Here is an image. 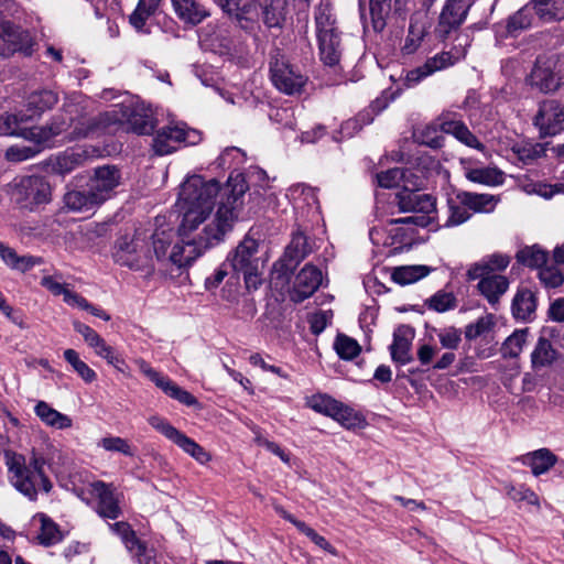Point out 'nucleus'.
Listing matches in <instances>:
<instances>
[{
  "label": "nucleus",
  "mask_w": 564,
  "mask_h": 564,
  "mask_svg": "<svg viewBox=\"0 0 564 564\" xmlns=\"http://www.w3.org/2000/svg\"><path fill=\"white\" fill-rule=\"evenodd\" d=\"M248 184L241 173L230 174L215 214L191 212L182 215L177 232L181 241L172 248L170 259L175 267L189 265L206 250L218 246L231 231L243 206Z\"/></svg>",
  "instance_id": "1"
},
{
  "label": "nucleus",
  "mask_w": 564,
  "mask_h": 564,
  "mask_svg": "<svg viewBox=\"0 0 564 564\" xmlns=\"http://www.w3.org/2000/svg\"><path fill=\"white\" fill-rule=\"evenodd\" d=\"M239 29L256 35L260 30L257 0H215ZM267 28L281 29L286 20L288 0H258Z\"/></svg>",
  "instance_id": "2"
},
{
  "label": "nucleus",
  "mask_w": 564,
  "mask_h": 564,
  "mask_svg": "<svg viewBox=\"0 0 564 564\" xmlns=\"http://www.w3.org/2000/svg\"><path fill=\"white\" fill-rule=\"evenodd\" d=\"M4 458L10 482L20 494L35 501L40 486L45 492L51 491L52 482L44 474L43 457L32 453L26 460L25 456L7 451Z\"/></svg>",
  "instance_id": "3"
},
{
  "label": "nucleus",
  "mask_w": 564,
  "mask_h": 564,
  "mask_svg": "<svg viewBox=\"0 0 564 564\" xmlns=\"http://www.w3.org/2000/svg\"><path fill=\"white\" fill-rule=\"evenodd\" d=\"M315 29L321 61L326 66L337 65L344 46L341 32L338 30L336 17L328 2H322L315 10Z\"/></svg>",
  "instance_id": "4"
},
{
  "label": "nucleus",
  "mask_w": 564,
  "mask_h": 564,
  "mask_svg": "<svg viewBox=\"0 0 564 564\" xmlns=\"http://www.w3.org/2000/svg\"><path fill=\"white\" fill-rule=\"evenodd\" d=\"M226 184L220 187L219 183L215 180H205L200 175H192L181 185L178 194V206L182 215H188L191 212H204V214H212L215 207V198L220 194L223 198V191Z\"/></svg>",
  "instance_id": "5"
},
{
  "label": "nucleus",
  "mask_w": 564,
  "mask_h": 564,
  "mask_svg": "<svg viewBox=\"0 0 564 564\" xmlns=\"http://www.w3.org/2000/svg\"><path fill=\"white\" fill-rule=\"evenodd\" d=\"M58 99V93L53 89H39L31 93L26 99L25 110L0 116V134H20L21 128L51 110Z\"/></svg>",
  "instance_id": "6"
},
{
  "label": "nucleus",
  "mask_w": 564,
  "mask_h": 564,
  "mask_svg": "<svg viewBox=\"0 0 564 564\" xmlns=\"http://www.w3.org/2000/svg\"><path fill=\"white\" fill-rule=\"evenodd\" d=\"M527 84L544 95H553L564 85V66L557 54L536 57Z\"/></svg>",
  "instance_id": "7"
},
{
  "label": "nucleus",
  "mask_w": 564,
  "mask_h": 564,
  "mask_svg": "<svg viewBox=\"0 0 564 564\" xmlns=\"http://www.w3.org/2000/svg\"><path fill=\"white\" fill-rule=\"evenodd\" d=\"M257 253L258 242L252 238H245L227 258L232 271L242 273L248 290H257L262 283Z\"/></svg>",
  "instance_id": "8"
},
{
  "label": "nucleus",
  "mask_w": 564,
  "mask_h": 564,
  "mask_svg": "<svg viewBox=\"0 0 564 564\" xmlns=\"http://www.w3.org/2000/svg\"><path fill=\"white\" fill-rule=\"evenodd\" d=\"M147 239L145 231L139 229L131 237L128 235L119 237L115 243V261L120 265L140 269L144 264V260L151 257Z\"/></svg>",
  "instance_id": "9"
},
{
  "label": "nucleus",
  "mask_w": 564,
  "mask_h": 564,
  "mask_svg": "<svg viewBox=\"0 0 564 564\" xmlns=\"http://www.w3.org/2000/svg\"><path fill=\"white\" fill-rule=\"evenodd\" d=\"M12 198L21 209L32 212L51 200V186L44 177L25 176L14 185Z\"/></svg>",
  "instance_id": "10"
},
{
  "label": "nucleus",
  "mask_w": 564,
  "mask_h": 564,
  "mask_svg": "<svg viewBox=\"0 0 564 564\" xmlns=\"http://www.w3.org/2000/svg\"><path fill=\"white\" fill-rule=\"evenodd\" d=\"M270 75L273 85L286 95L300 93L306 82L300 69L279 51L271 56Z\"/></svg>",
  "instance_id": "11"
},
{
  "label": "nucleus",
  "mask_w": 564,
  "mask_h": 564,
  "mask_svg": "<svg viewBox=\"0 0 564 564\" xmlns=\"http://www.w3.org/2000/svg\"><path fill=\"white\" fill-rule=\"evenodd\" d=\"M421 185L420 178L414 176L409 184L404 185V188L395 194V203L401 212L429 216L435 210V198L430 194L420 193Z\"/></svg>",
  "instance_id": "12"
},
{
  "label": "nucleus",
  "mask_w": 564,
  "mask_h": 564,
  "mask_svg": "<svg viewBox=\"0 0 564 564\" xmlns=\"http://www.w3.org/2000/svg\"><path fill=\"white\" fill-rule=\"evenodd\" d=\"M199 139L196 130L186 129L184 124L165 126L158 130L152 148L155 154L166 155L176 150V144H196Z\"/></svg>",
  "instance_id": "13"
},
{
  "label": "nucleus",
  "mask_w": 564,
  "mask_h": 564,
  "mask_svg": "<svg viewBox=\"0 0 564 564\" xmlns=\"http://www.w3.org/2000/svg\"><path fill=\"white\" fill-rule=\"evenodd\" d=\"M533 126L542 138L561 133L564 130V106L556 99L542 100L533 117Z\"/></svg>",
  "instance_id": "14"
},
{
  "label": "nucleus",
  "mask_w": 564,
  "mask_h": 564,
  "mask_svg": "<svg viewBox=\"0 0 564 564\" xmlns=\"http://www.w3.org/2000/svg\"><path fill=\"white\" fill-rule=\"evenodd\" d=\"M148 422L153 429L181 447L185 453L189 454L198 463L205 464L210 460V455L199 444L175 429L165 419L159 415H152L149 417Z\"/></svg>",
  "instance_id": "15"
},
{
  "label": "nucleus",
  "mask_w": 564,
  "mask_h": 564,
  "mask_svg": "<svg viewBox=\"0 0 564 564\" xmlns=\"http://www.w3.org/2000/svg\"><path fill=\"white\" fill-rule=\"evenodd\" d=\"M33 37L28 30L14 25L10 21L1 22L0 56L9 57L15 52L30 56L33 53Z\"/></svg>",
  "instance_id": "16"
},
{
  "label": "nucleus",
  "mask_w": 564,
  "mask_h": 564,
  "mask_svg": "<svg viewBox=\"0 0 564 564\" xmlns=\"http://www.w3.org/2000/svg\"><path fill=\"white\" fill-rule=\"evenodd\" d=\"M471 4V1L446 0L438 17L436 35L445 40L453 31L458 30L466 20Z\"/></svg>",
  "instance_id": "17"
},
{
  "label": "nucleus",
  "mask_w": 564,
  "mask_h": 564,
  "mask_svg": "<svg viewBox=\"0 0 564 564\" xmlns=\"http://www.w3.org/2000/svg\"><path fill=\"white\" fill-rule=\"evenodd\" d=\"M121 181L120 170L115 165H104L94 170L87 185L102 205L115 193Z\"/></svg>",
  "instance_id": "18"
},
{
  "label": "nucleus",
  "mask_w": 564,
  "mask_h": 564,
  "mask_svg": "<svg viewBox=\"0 0 564 564\" xmlns=\"http://www.w3.org/2000/svg\"><path fill=\"white\" fill-rule=\"evenodd\" d=\"M199 42L204 50L220 56L229 55L234 48V39L225 23H209L199 34Z\"/></svg>",
  "instance_id": "19"
},
{
  "label": "nucleus",
  "mask_w": 564,
  "mask_h": 564,
  "mask_svg": "<svg viewBox=\"0 0 564 564\" xmlns=\"http://www.w3.org/2000/svg\"><path fill=\"white\" fill-rule=\"evenodd\" d=\"M322 281V271L313 264H305L295 276L291 293L292 301L300 303L308 299L318 290Z\"/></svg>",
  "instance_id": "20"
},
{
  "label": "nucleus",
  "mask_w": 564,
  "mask_h": 564,
  "mask_svg": "<svg viewBox=\"0 0 564 564\" xmlns=\"http://www.w3.org/2000/svg\"><path fill=\"white\" fill-rule=\"evenodd\" d=\"M127 130L137 134H151L155 127L152 109L142 104L123 105Z\"/></svg>",
  "instance_id": "21"
},
{
  "label": "nucleus",
  "mask_w": 564,
  "mask_h": 564,
  "mask_svg": "<svg viewBox=\"0 0 564 564\" xmlns=\"http://www.w3.org/2000/svg\"><path fill=\"white\" fill-rule=\"evenodd\" d=\"M311 252L306 236L301 232H294L291 242L285 249L283 258L274 265H280L279 272L289 279L297 264Z\"/></svg>",
  "instance_id": "22"
},
{
  "label": "nucleus",
  "mask_w": 564,
  "mask_h": 564,
  "mask_svg": "<svg viewBox=\"0 0 564 564\" xmlns=\"http://www.w3.org/2000/svg\"><path fill=\"white\" fill-rule=\"evenodd\" d=\"M458 57L453 56L451 52H441L432 57H429L423 65L417 66L406 73V85L409 87L414 86L435 72L454 65Z\"/></svg>",
  "instance_id": "23"
},
{
  "label": "nucleus",
  "mask_w": 564,
  "mask_h": 564,
  "mask_svg": "<svg viewBox=\"0 0 564 564\" xmlns=\"http://www.w3.org/2000/svg\"><path fill=\"white\" fill-rule=\"evenodd\" d=\"M70 124V119L65 118L63 115H57L53 117L50 123L43 127H32L21 128V133L19 135L24 137L25 139L32 140L37 144H46L54 137L59 135L62 132L66 131Z\"/></svg>",
  "instance_id": "24"
},
{
  "label": "nucleus",
  "mask_w": 564,
  "mask_h": 564,
  "mask_svg": "<svg viewBox=\"0 0 564 564\" xmlns=\"http://www.w3.org/2000/svg\"><path fill=\"white\" fill-rule=\"evenodd\" d=\"M408 0H370V20L375 32L383 31L387 20L393 11L395 14L405 12Z\"/></svg>",
  "instance_id": "25"
},
{
  "label": "nucleus",
  "mask_w": 564,
  "mask_h": 564,
  "mask_svg": "<svg viewBox=\"0 0 564 564\" xmlns=\"http://www.w3.org/2000/svg\"><path fill=\"white\" fill-rule=\"evenodd\" d=\"M93 488L98 497L97 513L105 519L115 520L119 518L122 511L112 486L104 481H96L93 484Z\"/></svg>",
  "instance_id": "26"
},
{
  "label": "nucleus",
  "mask_w": 564,
  "mask_h": 564,
  "mask_svg": "<svg viewBox=\"0 0 564 564\" xmlns=\"http://www.w3.org/2000/svg\"><path fill=\"white\" fill-rule=\"evenodd\" d=\"M460 165L465 177L473 183L498 186L505 181L503 172L497 167H474L470 159H460Z\"/></svg>",
  "instance_id": "27"
},
{
  "label": "nucleus",
  "mask_w": 564,
  "mask_h": 564,
  "mask_svg": "<svg viewBox=\"0 0 564 564\" xmlns=\"http://www.w3.org/2000/svg\"><path fill=\"white\" fill-rule=\"evenodd\" d=\"M427 13L423 11L414 12L410 18L408 35L404 40L402 51L404 54H413L421 45L426 35Z\"/></svg>",
  "instance_id": "28"
},
{
  "label": "nucleus",
  "mask_w": 564,
  "mask_h": 564,
  "mask_svg": "<svg viewBox=\"0 0 564 564\" xmlns=\"http://www.w3.org/2000/svg\"><path fill=\"white\" fill-rule=\"evenodd\" d=\"M478 279V291L490 305L499 303L500 297L507 292L510 284L508 278L500 274H484Z\"/></svg>",
  "instance_id": "29"
},
{
  "label": "nucleus",
  "mask_w": 564,
  "mask_h": 564,
  "mask_svg": "<svg viewBox=\"0 0 564 564\" xmlns=\"http://www.w3.org/2000/svg\"><path fill=\"white\" fill-rule=\"evenodd\" d=\"M413 332L406 326H399L393 333V343L390 346L391 358L401 365L413 360L411 355V345Z\"/></svg>",
  "instance_id": "30"
},
{
  "label": "nucleus",
  "mask_w": 564,
  "mask_h": 564,
  "mask_svg": "<svg viewBox=\"0 0 564 564\" xmlns=\"http://www.w3.org/2000/svg\"><path fill=\"white\" fill-rule=\"evenodd\" d=\"M536 305V296L531 290L519 289L511 304L512 316L518 321L532 322L535 318Z\"/></svg>",
  "instance_id": "31"
},
{
  "label": "nucleus",
  "mask_w": 564,
  "mask_h": 564,
  "mask_svg": "<svg viewBox=\"0 0 564 564\" xmlns=\"http://www.w3.org/2000/svg\"><path fill=\"white\" fill-rule=\"evenodd\" d=\"M162 0H139L137 8L129 17L130 24L135 31L149 34V22L159 10Z\"/></svg>",
  "instance_id": "32"
},
{
  "label": "nucleus",
  "mask_w": 564,
  "mask_h": 564,
  "mask_svg": "<svg viewBox=\"0 0 564 564\" xmlns=\"http://www.w3.org/2000/svg\"><path fill=\"white\" fill-rule=\"evenodd\" d=\"M89 159L87 152L82 149L66 150L62 154L57 155L52 162V171L58 175H66L74 170L84 166L86 161Z\"/></svg>",
  "instance_id": "33"
},
{
  "label": "nucleus",
  "mask_w": 564,
  "mask_h": 564,
  "mask_svg": "<svg viewBox=\"0 0 564 564\" xmlns=\"http://www.w3.org/2000/svg\"><path fill=\"white\" fill-rule=\"evenodd\" d=\"M310 406L314 411L328 415L343 423L347 422L350 416L348 408L328 395L312 397L310 400Z\"/></svg>",
  "instance_id": "34"
},
{
  "label": "nucleus",
  "mask_w": 564,
  "mask_h": 564,
  "mask_svg": "<svg viewBox=\"0 0 564 564\" xmlns=\"http://www.w3.org/2000/svg\"><path fill=\"white\" fill-rule=\"evenodd\" d=\"M510 263V257L501 253L491 254L480 262L474 263L467 270L468 280H477L484 274H495L496 271H503Z\"/></svg>",
  "instance_id": "35"
},
{
  "label": "nucleus",
  "mask_w": 564,
  "mask_h": 564,
  "mask_svg": "<svg viewBox=\"0 0 564 564\" xmlns=\"http://www.w3.org/2000/svg\"><path fill=\"white\" fill-rule=\"evenodd\" d=\"M441 131L453 134L458 141L466 144L469 148H474L482 151L484 144L477 139V137L468 129V127L460 120H451L440 118Z\"/></svg>",
  "instance_id": "36"
},
{
  "label": "nucleus",
  "mask_w": 564,
  "mask_h": 564,
  "mask_svg": "<svg viewBox=\"0 0 564 564\" xmlns=\"http://www.w3.org/2000/svg\"><path fill=\"white\" fill-rule=\"evenodd\" d=\"M65 206L73 212H90L100 206L99 202L86 184L79 189L68 191L64 195Z\"/></svg>",
  "instance_id": "37"
},
{
  "label": "nucleus",
  "mask_w": 564,
  "mask_h": 564,
  "mask_svg": "<svg viewBox=\"0 0 564 564\" xmlns=\"http://www.w3.org/2000/svg\"><path fill=\"white\" fill-rule=\"evenodd\" d=\"M535 18H538L535 6L530 1L507 19L506 31L508 35L517 36L530 29L533 26Z\"/></svg>",
  "instance_id": "38"
},
{
  "label": "nucleus",
  "mask_w": 564,
  "mask_h": 564,
  "mask_svg": "<svg viewBox=\"0 0 564 564\" xmlns=\"http://www.w3.org/2000/svg\"><path fill=\"white\" fill-rule=\"evenodd\" d=\"M558 458L549 448H540L522 456V463L531 468L534 476L547 473Z\"/></svg>",
  "instance_id": "39"
},
{
  "label": "nucleus",
  "mask_w": 564,
  "mask_h": 564,
  "mask_svg": "<svg viewBox=\"0 0 564 564\" xmlns=\"http://www.w3.org/2000/svg\"><path fill=\"white\" fill-rule=\"evenodd\" d=\"M177 17L185 23L196 25L209 15V12L196 0H171Z\"/></svg>",
  "instance_id": "40"
},
{
  "label": "nucleus",
  "mask_w": 564,
  "mask_h": 564,
  "mask_svg": "<svg viewBox=\"0 0 564 564\" xmlns=\"http://www.w3.org/2000/svg\"><path fill=\"white\" fill-rule=\"evenodd\" d=\"M0 258L11 270L26 272L40 264V258L33 256H19L14 249L0 241Z\"/></svg>",
  "instance_id": "41"
},
{
  "label": "nucleus",
  "mask_w": 564,
  "mask_h": 564,
  "mask_svg": "<svg viewBox=\"0 0 564 564\" xmlns=\"http://www.w3.org/2000/svg\"><path fill=\"white\" fill-rule=\"evenodd\" d=\"M460 202L468 206L470 213H491L499 203V197L482 193L460 191Z\"/></svg>",
  "instance_id": "42"
},
{
  "label": "nucleus",
  "mask_w": 564,
  "mask_h": 564,
  "mask_svg": "<svg viewBox=\"0 0 564 564\" xmlns=\"http://www.w3.org/2000/svg\"><path fill=\"white\" fill-rule=\"evenodd\" d=\"M35 414L48 426L64 430L72 426V419L53 409L45 401H39L34 408Z\"/></svg>",
  "instance_id": "43"
},
{
  "label": "nucleus",
  "mask_w": 564,
  "mask_h": 564,
  "mask_svg": "<svg viewBox=\"0 0 564 564\" xmlns=\"http://www.w3.org/2000/svg\"><path fill=\"white\" fill-rule=\"evenodd\" d=\"M111 531L119 535L133 556H141L144 552V544L135 536L134 531L128 522L119 521L109 525Z\"/></svg>",
  "instance_id": "44"
},
{
  "label": "nucleus",
  "mask_w": 564,
  "mask_h": 564,
  "mask_svg": "<svg viewBox=\"0 0 564 564\" xmlns=\"http://www.w3.org/2000/svg\"><path fill=\"white\" fill-rule=\"evenodd\" d=\"M535 6V14L543 22L564 19V0H531Z\"/></svg>",
  "instance_id": "45"
},
{
  "label": "nucleus",
  "mask_w": 564,
  "mask_h": 564,
  "mask_svg": "<svg viewBox=\"0 0 564 564\" xmlns=\"http://www.w3.org/2000/svg\"><path fill=\"white\" fill-rule=\"evenodd\" d=\"M88 346L94 349L97 356L106 359L109 365L113 366L120 372H124L128 368L123 358L117 355L115 349L109 346L100 335H98Z\"/></svg>",
  "instance_id": "46"
},
{
  "label": "nucleus",
  "mask_w": 564,
  "mask_h": 564,
  "mask_svg": "<svg viewBox=\"0 0 564 564\" xmlns=\"http://www.w3.org/2000/svg\"><path fill=\"white\" fill-rule=\"evenodd\" d=\"M460 200V191L454 197L447 199L448 216L445 221L446 227L459 226L471 217L468 206L459 203Z\"/></svg>",
  "instance_id": "47"
},
{
  "label": "nucleus",
  "mask_w": 564,
  "mask_h": 564,
  "mask_svg": "<svg viewBox=\"0 0 564 564\" xmlns=\"http://www.w3.org/2000/svg\"><path fill=\"white\" fill-rule=\"evenodd\" d=\"M414 176L411 171L400 167H393L376 175L379 186L384 188H391L401 184L402 188H404V185L409 184Z\"/></svg>",
  "instance_id": "48"
},
{
  "label": "nucleus",
  "mask_w": 564,
  "mask_h": 564,
  "mask_svg": "<svg viewBox=\"0 0 564 564\" xmlns=\"http://www.w3.org/2000/svg\"><path fill=\"white\" fill-rule=\"evenodd\" d=\"M529 335V328L516 329L501 345L503 358H518L523 350Z\"/></svg>",
  "instance_id": "49"
},
{
  "label": "nucleus",
  "mask_w": 564,
  "mask_h": 564,
  "mask_svg": "<svg viewBox=\"0 0 564 564\" xmlns=\"http://www.w3.org/2000/svg\"><path fill=\"white\" fill-rule=\"evenodd\" d=\"M556 359V350L551 341L544 337H540L532 354L531 364L533 368H543L550 366Z\"/></svg>",
  "instance_id": "50"
},
{
  "label": "nucleus",
  "mask_w": 564,
  "mask_h": 564,
  "mask_svg": "<svg viewBox=\"0 0 564 564\" xmlns=\"http://www.w3.org/2000/svg\"><path fill=\"white\" fill-rule=\"evenodd\" d=\"M431 272L426 265H406L395 268L392 272V280L401 285H406L419 281Z\"/></svg>",
  "instance_id": "51"
},
{
  "label": "nucleus",
  "mask_w": 564,
  "mask_h": 564,
  "mask_svg": "<svg viewBox=\"0 0 564 564\" xmlns=\"http://www.w3.org/2000/svg\"><path fill=\"white\" fill-rule=\"evenodd\" d=\"M151 239H152V243H151L152 248H150V250L153 251L156 260L162 263H171V264L175 265L173 263V261L170 259V254H171L172 250L169 251V248L172 242V234L166 232L164 230L155 231L153 235H151Z\"/></svg>",
  "instance_id": "52"
},
{
  "label": "nucleus",
  "mask_w": 564,
  "mask_h": 564,
  "mask_svg": "<svg viewBox=\"0 0 564 564\" xmlns=\"http://www.w3.org/2000/svg\"><path fill=\"white\" fill-rule=\"evenodd\" d=\"M95 127L109 133L116 132L120 127H124L123 106L119 109L100 113L95 119Z\"/></svg>",
  "instance_id": "53"
},
{
  "label": "nucleus",
  "mask_w": 564,
  "mask_h": 564,
  "mask_svg": "<svg viewBox=\"0 0 564 564\" xmlns=\"http://www.w3.org/2000/svg\"><path fill=\"white\" fill-rule=\"evenodd\" d=\"M159 389H161L170 398L178 401L180 403L186 406L199 408L198 400L192 393L181 388L178 384H176L167 377L163 381L162 387H160Z\"/></svg>",
  "instance_id": "54"
},
{
  "label": "nucleus",
  "mask_w": 564,
  "mask_h": 564,
  "mask_svg": "<svg viewBox=\"0 0 564 564\" xmlns=\"http://www.w3.org/2000/svg\"><path fill=\"white\" fill-rule=\"evenodd\" d=\"M517 260L523 265L541 269L547 261V252L536 246L525 247L517 252Z\"/></svg>",
  "instance_id": "55"
},
{
  "label": "nucleus",
  "mask_w": 564,
  "mask_h": 564,
  "mask_svg": "<svg viewBox=\"0 0 564 564\" xmlns=\"http://www.w3.org/2000/svg\"><path fill=\"white\" fill-rule=\"evenodd\" d=\"M512 151L517 154L518 159L524 164H530L535 160L545 156L546 144L542 143H524L516 144Z\"/></svg>",
  "instance_id": "56"
},
{
  "label": "nucleus",
  "mask_w": 564,
  "mask_h": 564,
  "mask_svg": "<svg viewBox=\"0 0 564 564\" xmlns=\"http://www.w3.org/2000/svg\"><path fill=\"white\" fill-rule=\"evenodd\" d=\"M64 358L85 382L90 383L96 379V372L79 358L76 350L70 348L66 349L64 351Z\"/></svg>",
  "instance_id": "57"
},
{
  "label": "nucleus",
  "mask_w": 564,
  "mask_h": 564,
  "mask_svg": "<svg viewBox=\"0 0 564 564\" xmlns=\"http://www.w3.org/2000/svg\"><path fill=\"white\" fill-rule=\"evenodd\" d=\"M425 305L437 313H444L457 306V299L452 292L438 291L425 301Z\"/></svg>",
  "instance_id": "58"
},
{
  "label": "nucleus",
  "mask_w": 564,
  "mask_h": 564,
  "mask_svg": "<svg viewBox=\"0 0 564 564\" xmlns=\"http://www.w3.org/2000/svg\"><path fill=\"white\" fill-rule=\"evenodd\" d=\"M37 539L45 546L56 544L62 540V533L56 523L44 514L41 516V532Z\"/></svg>",
  "instance_id": "59"
},
{
  "label": "nucleus",
  "mask_w": 564,
  "mask_h": 564,
  "mask_svg": "<svg viewBox=\"0 0 564 564\" xmlns=\"http://www.w3.org/2000/svg\"><path fill=\"white\" fill-rule=\"evenodd\" d=\"M334 348L341 359L351 360L360 354V346L354 338L347 335L336 337Z\"/></svg>",
  "instance_id": "60"
},
{
  "label": "nucleus",
  "mask_w": 564,
  "mask_h": 564,
  "mask_svg": "<svg viewBox=\"0 0 564 564\" xmlns=\"http://www.w3.org/2000/svg\"><path fill=\"white\" fill-rule=\"evenodd\" d=\"M539 279L545 288L554 289L564 283V275L562 271L554 265H543L539 270Z\"/></svg>",
  "instance_id": "61"
},
{
  "label": "nucleus",
  "mask_w": 564,
  "mask_h": 564,
  "mask_svg": "<svg viewBox=\"0 0 564 564\" xmlns=\"http://www.w3.org/2000/svg\"><path fill=\"white\" fill-rule=\"evenodd\" d=\"M41 151V144L35 143L29 145H13L6 151V158L10 162H22L33 158Z\"/></svg>",
  "instance_id": "62"
},
{
  "label": "nucleus",
  "mask_w": 564,
  "mask_h": 564,
  "mask_svg": "<svg viewBox=\"0 0 564 564\" xmlns=\"http://www.w3.org/2000/svg\"><path fill=\"white\" fill-rule=\"evenodd\" d=\"M99 446L108 452H118L126 456L133 455L130 444L119 436L104 437L100 440Z\"/></svg>",
  "instance_id": "63"
},
{
  "label": "nucleus",
  "mask_w": 564,
  "mask_h": 564,
  "mask_svg": "<svg viewBox=\"0 0 564 564\" xmlns=\"http://www.w3.org/2000/svg\"><path fill=\"white\" fill-rule=\"evenodd\" d=\"M416 139L420 143L429 145L433 149L443 147L444 138L438 134V130L434 126H427L416 134Z\"/></svg>",
  "instance_id": "64"
}]
</instances>
